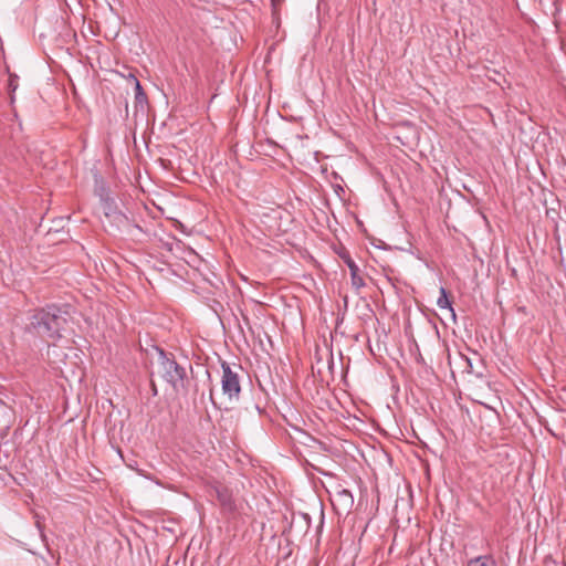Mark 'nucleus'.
<instances>
[{
	"mask_svg": "<svg viewBox=\"0 0 566 566\" xmlns=\"http://www.w3.org/2000/svg\"><path fill=\"white\" fill-rule=\"evenodd\" d=\"M340 495L344 496L346 500H348L349 503H353V495H352V493L349 491L343 490L340 492Z\"/></svg>",
	"mask_w": 566,
	"mask_h": 566,
	"instance_id": "f8f14e48",
	"label": "nucleus"
},
{
	"mask_svg": "<svg viewBox=\"0 0 566 566\" xmlns=\"http://www.w3.org/2000/svg\"><path fill=\"white\" fill-rule=\"evenodd\" d=\"M460 364L463 367V371L464 373H468V374L475 373L474 369H473V364H472L471 358H469L467 356H463V355H460Z\"/></svg>",
	"mask_w": 566,
	"mask_h": 566,
	"instance_id": "9d476101",
	"label": "nucleus"
},
{
	"mask_svg": "<svg viewBox=\"0 0 566 566\" xmlns=\"http://www.w3.org/2000/svg\"><path fill=\"white\" fill-rule=\"evenodd\" d=\"M71 306H64L63 308L57 307L56 305H48L45 308H42L38 314L34 315L33 318H60L61 315H71Z\"/></svg>",
	"mask_w": 566,
	"mask_h": 566,
	"instance_id": "39448f33",
	"label": "nucleus"
},
{
	"mask_svg": "<svg viewBox=\"0 0 566 566\" xmlns=\"http://www.w3.org/2000/svg\"><path fill=\"white\" fill-rule=\"evenodd\" d=\"M217 494H218V500L220 501V503L223 506H228V507L232 506L231 496L228 493L227 489L217 490Z\"/></svg>",
	"mask_w": 566,
	"mask_h": 566,
	"instance_id": "1a4fd4ad",
	"label": "nucleus"
},
{
	"mask_svg": "<svg viewBox=\"0 0 566 566\" xmlns=\"http://www.w3.org/2000/svg\"><path fill=\"white\" fill-rule=\"evenodd\" d=\"M244 323H245V325H247V327H248V331H249V332H252V329H251V327H250V325H249V319H245V321H244Z\"/></svg>",
	"mask_w": 566,
	"mask_h": 566,
	"instance_id": "dca6fc26",
	"label": "nucleus"
},
{
	"mask_svg": "<svg viewBox=\"0 0 566 566\" xmlns=\"http://www.w3.org/2000/svg\"><path fill=\"white\" fill-rule=\"evenodd\" d=\"M221 322V325H222V328L226 329V325L223 324V321H220Z\"/></svg>",
	"mask_w": 566,
	"mask_h": 566,
	"instance_id": "f3484780",
	"label": "nucleus"
},
{
	"mask_svg": "<svg viewBox=\"0 0 566 566\" xmlns=\"http://www.w3.org/2000/svg\"><path fill=\"white\" fill-rule=\"evenodd\" d=\"M115 220H117L118 222H124V221H126V218L120 213H116Z\"/></svg>",
	"mask_w": 566,
	"mask_h": 566,
	"instance_id": "4468645a",
	"label": "nucleus"
},
{
	"mask_svg": "<svg viewBox=\"0 0 566 566\" xmlns=\"http://www.w3.org/2000/svg\"><path fill=\"white\" fill-rule=\"evenodd\" d=\"M340 258L343 259V261L346 263L350 271L353 286L356 287L357 290L363 287L365 285V282L363 276L359 274L358 265L354 262V260L349 256L348 253L340 254Z\"/></svg>",
	"mask_w": 566,
	"mask_h": 566,
	"instance_id": "20e7f679",
	"label": "nucleus"
},
{
	"mask_svg": "<svg viewBox=\"0 0 566 566\" xmlns=\"http://www.w3.org/2000/svg\"><path fill=\"white\" fill-rule=\"evenodd\" d=\"M437 304L440 308H448L451 313L452 318H455V313L451 307V302L447 295V291L444 287L440 289V296L437 300Z\"/></svg>",
	"mask_w": 566,
	"mask_h": 566,
	"instance_id": "423d86ee",
	"label": "nucleus"
},
{
	"mask_svg": "<svg viewBox=\"0 0 566 566\" xmlns=\"http://www.w3.org/2000/svg\"><path fill=\"white\" fill-rule=\"evenodd\" d=\"M234 324H235V327L240 329V332L245 336V332H244V328L243 326L241 325V322L240 321H233Z\"/></svg>",
	"mask_w": 566,
	"mask_h": 566,
	"instance_id": "ddd939ff",
	"label": "nucleus"
},
{
	"mask_svg": "<svg viewBox=\"0 0 566 566\" xmlns=\"http://www.w3.org/2000/svg\"><path fill=\"white\" fill-rule=\"evenodd\" d=\"M133 78H134V83H135L136 99L138 102H142V101L146 99V95L142 88L139 81L134 76H133Z\"/></svg>",
	"mask_w": 566,
	"mask_h": 566,
	"instance_id": "9b49d317",
	"label": "nucleus"
},
{
	"mask_svg": "<svg viewBox=\"0 0 566 566\" xmlns=\"http://www.w3.org/2000/svg\"><path fill=\"white\" fill-rule=\"evenodd\" d=\"M468 566H496V563L489 556H479L470 559Z\"/></svg>",
	"mask_w": 566,
	"mask_h": 566,
	"instance_id": "0eeeda50",
	"label": "nucleus"
},
{
	"mask_svg": "<svg viewBox=\"0 0 566 566\" xmlns=\"http://www.w3.org/2000/svg\"><path fill=\"white\" fill-rule=\"evenodd\" d=\"M33 328L36 329L38 334L42 337H60L59 321H36V323L33 324Z\"/></svg>",
	"mask_w": 566,
	"mask_h": 566,
	"instance_id": "7ed1b4c3",
	"label": "nucleus"
},
{
	"mask_svg": "<svg viewBox=\"0 0 566 566\" xmlns=\"http://www.w3.org/2000/svg\"><path fill=\"white\" fill-rule=\"evenodd\" d=\"M156 349L159 355V366L163 378L174 388H177L178 385L182 382L186 376L185 368L179 366L175 359L169 358L164 349Z\"/></svg>",
	"mask_w": 566,
	"mask_h": 566,
	"instance_id": "f257e3e1",
	"label": "nucleus"
},
{
	"mask_svg": "<svg viewBox=\"0 0 566 566\" xmlns=\"http://www.w3.org/2000/svg\"><path fill=\"white\" fill-rule=\"evenodd\" d=\"M343 323H344V319L336 321L335 329H338Z\"/></svg>",
	"mask_w": 566,
	"mask_h": 566,
	"instance_id": "2eb2a0df",
	"label": "nucleus"
},
{
	"mask_svg": "<svg viewBox=\"0 0 566 566\" xmlns=\"http://www.w3.org/2000/svg\"><path fill=\"white\" fill-rule=\"evenodd\" d=\"M33 518H34L35 527L38 528V531L40 533L41 539L43 542H45L46 541V535L44 533V524H43L44 516L40 515L38 512H33Z\"/></svg>",
	"mask_w": 566,
	"mask_h": 566,
	"instance_id": "6e6552de",
	"label": "nucleus"
},
{
	"mask_svg": "<svg viewBox=\"0 0 566 566\" xmlns=\"http://www.w3.org/2000/svg\"><path fill=\"white\" fill-rule=\"evenodd\" d=\"M222 367V391L230 399L238 398L241 391L239 375L231 369L228 363L223 361Z\"/></svg>",
	"mask_w": 566,
	"mask_h": 566,
	"instance_id": "f03ea898",
	"label": "nucleus"
}]
</instances>
